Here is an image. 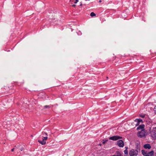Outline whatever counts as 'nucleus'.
Here are the masks:
<instances>
[{
  "label": "nucleus",
  "instance_id": "obj_26",
  "mask_svg": "<svg viewBox=\"0 0 156 156\" xmlns=\"http://www.w3.org/2000/svg\"><path fill=\"white\" fill-rule=\"evenodd\" d=\"M21 150L22 151V149H21Z\"/></svg>",
  "mask_w": 156,
  "mask_h": 156
},
{
  "label": "nucleus",
  "instance_id": "obj_5",
  "mask_svg": "<svg viewBox=\"0 0 156 156\" xmlns=\"http://www.w3.org/2000/svg\"><path fill=\"white\" fill-rule=\"evenodd\" d=\"M122 136H114L109 138V139L114 141L117 140L119 139H122Z\"/></svg>",
  "mask_w": 156,
  "mask_h": 156
},
{
  "label": "nucleus",
  "instance_id": "obj_25",
  "mask_svg": "<svg viewBox=\"0 0 156 156\" xmlns=\"http://www.w3.org/2000/svg\"><path fill=\"white\" fill-rule=\"evenodd\" d=\"M82 4H80V6H82Z\"/></svg>",
  "mask_w": 156,
  "mask_h": 156
},
{
  "label": "nucleus",
  "instance_id": "obj_8",
  "mask_svg": "<svg viewBox=\"0 0 156 156\" xmlns=\"http://www.w3.org/2000/svg\"><path fill=\"white\" fill-rule=\"evenodd\" d=\"M144 147L145 149H150L151 148V146L149 144H146L144 145Z\"/></svg>",
  "mask_w": 156,
  "mask_h": 156
},
{
  "label": "nucleus",
  "instance_id": "obj_2",
  "mask_svg": "<svg viewBox=\"0 0 156 156\" xmlns=\"http://www.w3.org/2000/svg\"><path fill=\"white\" fill-rule=\"evenodd\" d=\"M150 133L153 139H155L156 138V127L153 128V129L151 130Z\"/></svg>",
  "mask_w": 156,
  "mask_h": 156
},
{
  "label": "nucleus",
  "instance_id": "obj_7",
  "mask_svg": "<svg viewBox=\"0 0 156 156\" xmlns=\"http://www.w3.org/2000/svg\"><path fill=\"white\" fill-rule=\"evenodd\" d=\"M117 145L120 147H123L124 146L123 141L122 140H119L118 141Z\"/></svg>",
  "mask_w": 156,
  "mask_h": 156
},
{
  "label": "nucleus",
  "instance_id": "obj_21",
  "mask_svg": "<svg viewBox=\"0 0 156 156\" xmlns=\"http://www.w3.org/2000/svg\"><path fill=\"white\" fill-rule=\"evenodd\" d=\"M72 6H73V7H75L76 6V5H72Z\"/></svg>",
  "mask_w": 156,
  "mask_h": 156
},
{
  "label": "nucleus",
  "instance_id": "obj_23",
  "mask_svg": "<svg viewBox=\"0 0 156 156\" xmlns=\"http://www.w3.org/2000/svg\"><path fill=\"white\" fill-rule=\"evenodd\" d=\"M44 133V134H45L47 136V133Z\"/></svg>",
  "mask_w": 156,
  "mask_h": 156
},
{
  "label": "nucleus",
  "instance_id": "obj_20",
  "mask_svg": "<svg viewBox=\"0 0 156 156\" xmlns=\"http://www.w3.org/2000/svg\"><path fill=\"white\" fill-rule=\"evenodd\" d=\"M124 156H129V155H128V154H125Z\"/></svg>",
  "mask_w": 156,
  "mask_h": 156
},
{
  "label": "nucleus",
  "instance_id": "obj_3",
  "mask_svg": "<svg viewBox=\"0 0 156 156\" xmlns=\"http://www.w3.org/2000/svg\"><path fill=\"white\" fill-rule=\"evenodd\" d=\"M129 154L130 156H136L138 154V151L136 150L132 149L129 151Z\"/></svg>",
  "mask_w": 156,
  "mask_h": 156
},
{
  "label": "nucleus",
  "instance_id": "obj_4",
  "mask_svg": "<svg viewBox=\"0 0 156 156\" xmlns=\"http://www.w3.org/2000/svg\"><path fill=\"white\" fill-rule=\"evenodd\" d=\"M42 138V141H41V140H38V141L42 145H44L46 143V141L48 139V137L47 136H41Z\"/></svg>",
  "mask_w": 156,
  "mask_h": 156
},
{
  "label": "nucleus",
  "instance_id": "obj_10",
  "mask_svg": "<svg viewBox=\"0 0 156 156\" xmlns=\"http://www.w3.org/2000/svg\"><path fill=\"white\" fill-rule=\"evenodd\" d=\"M144 125H141L139 126L137 128V129H141L143 130L144 127Z\"/></svg>",
  "mask_w": 156,
  "mask_h": 156
},
{
  "label": "nucleus",
  "instance_id": "obj_22",
  "mask_svg": "<svg viewBox=\"0 0 156 156\" xmlns=\"http://www.w3.org/2000/svg\"><path fill=\"white\" fill-rule=\"evenodd\" d=\"M99 2V3H101V0H100Z\"/></svg>",
  "mask_w": 156,
  "mask_h": 156
},
{
  "label": "nucleus",
  "instance_id": "obj_9",
  "mask_svg": "<svg viewBox=\"0 0 156 156\" xmlns=\"http://www.w3.org/2000/svg\"><path fill=\"white\" fill-rule=\"evenodd\" d=\"M135 122H137V123L136 124V125H139V123L142 122V120L141 119H136L135 120Z\"/></svg>",
  "mask_w": 156,
  "mask_h": 156
},
{
  "label": "nucleus",
  "instance_id": "obj_12",
  "mask_svg": "<svg viewBox=\"0 0 156 156\" xmlns=\"http://www.w3.org/2000/svg\"><path fill=\"white\" fill-rule=\"evenodd\" d=\"M90 16L92 17H93L96 16V14L94 12H91L90 13Z\"/></svg>",
  "mask_w": 156,
  "mask_h": 156
},
{
  "label": "nucleus",
  "instance_id": "obj_11",
  "mask_svg": "<svg viewBox=\"0 0 156 156\" xmlns=\"http://www.w3.org/2000/svg\"><path fill=\"white\" fill-rule=\"evenodd\" d=\"M151 107H150V109L151 110H152L153 109V107H154V110L155 112H156V106H154L152 104H151Z\"/></svg>",
  "mask_w": 156,
  "mask_h": 156
},
{
  "label": "nucleus",
  "instance_id": "obj_16",
  "mask_svg": "<svg viewBox=\"0 0 156 156\" xmlns=\"http://www.w3.org/2000/svg\"><path fill=\"white\" fill-rule=\"evenodd\" d=\"M140 116L141 118H143L144 117L145 115H144L141 114L140 115Z\"/></svg>",
  "mask_w": 156,
  "mask_h": 156
},
{
  "label": "nucleus",
  "instance_id": "obj_1",
  "mask_svg": "<svg viewBox=\"0 0 156 156\" xmlns=\"http://www.w3.org/2000/svg\"><path fill=\"white\" fill-rule=\"evenodd\" d=\"M142 154L144 156H153L154 152L153 151L148 152L144 150H141Z\"/></svg>",
  "mask_w": 156,
  "mask_h": 156
},
{
  "label": "nucleus",
  "instance_id": "obj_15",
  "mask_svg": "<svg viewBox=\"0 0 156 156\" xmlns=\"http://www.w3.org/2000/svg\"><path fill=\"white\" fill-rule=\"evenodd\" d=\"M50 106L49 105H45L44 106V108L45 109L50 108Z\"/></svg>",
  "mask_w": 156,
  "mask_h": 156
},
{
  "label": "nucleus",
  "instance_id": "obj_18",
  "mask_svg": "<svg viewBox=\"0 0 156 156\" xmlns=\"http://www.w3.org/2000/svg\"><path fill=\"white\" fill-rule=\"evenodd\" d=\"M75 1H76L74 2L75 4L76 3L78 2V0H75Z\"/></svg>",
  "mask_w": 156,
  "mask_h": 156
},
{
  "label": "nucleus",
  "instance_id": "obj_6",
  "mask_svg": "<svg viewBox=\"0 0 156 156\" xmlns=\"http://www.w3.org/2000/svg\"><path fill=\"white\" fill-rule=\"evenodd\" d=\"M145 132L144 130H142L137 133V135L139 137H142L145 136Z\"/></svg>",
  "mask_w": 156,
  "mask_h": 156
},
{
  "label": "nucleus",
  "instance_id": "obj_24",
  "mask_svg": "<svg viewBox=\"0 0 156 156\" xmlns=\"http://www.w3.org/2000/svg\"><path fill=\"white\" fill-rule=\"evenodd\" d=\"M100 146H101V144H99Z\"/></svg>",
  "mask_w": 156,
  "mask_h": 156
},
{
  "label": "nucleus",
  "instance_id": "obj_19",
  "mask_svg": "<svg viewBox=\"0 0 156 156\" xmlns=\"http://www.w3.org/2000/svg\"><path fill=\"white\" fill-rule=\"evenodd\" d=\"M14 148H12V150H11V151H14Z\"/></svg>",
  "mask_w": 156,
  "mask_h": 156
},
{
  "label": "nucleus",
  "instance_id": "obj_14",
  "mask_svg": "<svg viewBox=\"0 0 156 156\" xmlns=\"http://www.w3.org/2000/svg\"><path fill=\"white\" fill-rule=\"evenodd\" d=\"M108 140H103L102 141V144H105L106 142L108 141Z\"/></svg>",
  "mask_w": 156,
  "mask_h": 156
},
{
  "label": "nucleus",
  "instance_id": "obj_17",
  "mask_svg": "<svg viewBox=\"0 0 156 156\" xmlns=\"http://www.w3.org/2000/svg\"><path fill=\"white\" fill-rule=\"evenodd\" d=\"M111 156H121V155L120 154H114L113 155H112Z\"/></svg>",
  "mask_w": 156,
  "mask_h": 156
},
{
  "label": "nucleus",
  "instance_id": "obj_13",
  "mask_svg": "<svg viewBox=\"0 0 156 156\" xmlns=\"http://www.w3.org/2000/svg\"><path fill=\"white\" fill-rule=\"evenodd\" d=\"M127 148L126 150L124 151V153L125 154H128V151L127 150Z\"/></svg>",
  "mask_w": 156,
  "mask_h": 156
}]
</instances>
